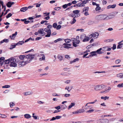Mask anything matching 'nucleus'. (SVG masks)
<instances>
[{"label": "nucleus", "instance_id": "nucleus-33", "mask_svg": "<svg viewBox=\"0 0 123 123\" xmlns=\"http://www.w3.org/2000/svg\"><path fill=\"white\" fill-rule=\"evenodd\" d=\"M24 43V42L23 41H19L18 43H16V45H22Z\"/></svg>", "mask_w": 123, "mask_h": 123}, {"label": "nucleus", "instance_id": "nucleus-8", "mask_svg": "<svg viewBox=\"0 0 123 123\" xmlns=\"http://www.w3.org/2000/svg\"><path fill=\"white\" fill-rule=\"evenodd\" d=\"M91 35L90 37H93L94 38H97L99 35V34L98 32H95L94 33L91 34L90 35Z\"/></svg>", "mask_w": 123, "mask_h": 123}, {"label": "nucleus", "instance_id": "nucleus-7", "mask_svg": "<svg viewBox=\"0 0 123 123\" xmlns=\"http://www.w3.org/2000/svg\"><path fill=\"white\" fill-rule=\"evenodd\" d=\"M36 54H29L27 55L26 57L29 58L30 59H31V61L32 60L35 59H36V56H37Z\"/></svg>", "mask_w": 123, "mask_h": 123}, {"label": "nucleus", "instance_id": "nucleus-14", "mask_svg": "<svg viewBox=\"0 0 123 123\" xmlns=\"http://www.w3.org/2000/svg\"><path fill=\"white\" fill-rule=\"evenodd\" d=\"M27 55L25 56L24 60H23L24 62H27V64L30 62L31 61V59L29 58L26 57Z\"/></svg>", "mask_w": 123, "mask_h": 123}, {"label": "nucleus", "instance_id": "nucleus-53", "mask_svg": "<svg viewBox=\"0 0 123 123\" xmlns=\"http://www.w3.org/2000/svg\"><path fill=\"white\" fill-rule=\"evenodd\" d=\"M12 14L11 13H10L9 14H8L6 16V18H8L11 16L12 15Z\"/></svg>", "mask_w": 123, "mask_h": 123}, {"label": "nucleus", "instance_id": "nucleus-20", "mask_svg": "<svg viewBox=\"0 0 123 123\" xmlns=\"http://www.w3.org/2000/svg\"><path fill=\"white\" fill-rule=\"evenodd\" d=\"M111 87H108L107 89H105V91L103 92L101 91L100 92L101 93H106L108 92L109 91L111 90Z\"/></svg>", "mask_w": 123, "mask_h": 123}, {"label": "nucleus", "instance_id": "nucleus-11", "mask_svg": "<svg viewBox=\"0 0 123 123\" xmlns=\"http://www.w3.org/2000/svg\"><path fill=\"white\" fill-rule=\"evenodd\" d=\"M91 35H89L88 37H87L86 36L84 38V39L82 40V41L83 42H85L88 41L91 38L90 37Z\"/></svg>", "mask_w": 123, "mask_h": 123}, {"label": "nucleus", "instance_id": "nucleus-60", "mask_svg": "<svg viewBox=\"0 0 123 123\" xmlns=\"http://www.w3.org/2000/svg\"><path fill=\"white\" fill-rule=\"evenodd\" d=\"M64 70L65 71H70V69L69 68H64Z\"/></svg>", "mask_w": 123, "mask_h": 123}, {"label": "nucleus", "instance_id": "nucleus-10", "mask_svg": "<svg viewBox=\"0 0 123 123\" xmlns=\"http://www.w3.org/2000/svg\"><path fill=\"white\" fill-rule=\"evenodd\" d=\"M27 64V62H24V61L20 62L18 63L19 66L20 67H23Z\"/></svg>", "mask_w": 123, "mask_h": 123}, {"label": "nucleus", "instance_id": "nucleus-17", "mask_svg": "<svg viewBox=\"0 0 123 123\" xmlns=\"http://www.w3.org/2000/svg\"><path fill=\"white\" fill-rule=\"evenodd\" d=\"M123 42V40H122L118 43V45L117 47V49H120L123 47V43H122Z\"/></svg>", "mask_w": 123, "mask_h": 123}, {"label": "nucleus", "instance_id": "nucleus-25", "mask_svg": "<svg viewBox=\"0 0 123 123\" xmlns=\"http://www.w3.org/2000/svg\"><path fill=\"white\" fill-rule=\"evenodd\" d=\"M23 94L24 95L27 96V95L32 94V92L31 91H29L24 92L23 93Z\"/></svg>", "mask_w": 123, "mask_h": 123}, {"label": "nucleus", "instance_id": "nucleus-59", "mask_svg": "<svg viewBox=\"0 0 123 123\" xmlns=\"http://www.w3.org/2000/svg\"><path fill=\"white\" fill-rule=\"evenodd\" d=\"M77 5H78V7H81L83 5H82V3H79L77 4Z\"/></svg>", "mask_w": 123, "mask_h": 123}, {"label": "nucleus", "instance_id": "nucleus-64", "mask_svg": "<svg viewBox=\"0 0 123 123\" xmlns=\"http://www.w3.org/2000/svg\"><path fill=\"white\" fill-rule=\"evenodd\" d=\"M70 82V80H67L66 81L64 82L66 84H69Z\"/></svg>", "mask_w": 123, "mask_h": 123}, {"label": "nucleus", "instance_id": "nucleus-43", "mask_svg": "<svg viewBox=\"0 0 123 123\" xmlns=\"http://www.w3.org/2000/svg\"><path fill=\"white\" fill-rule=\"evenodd\" d=\"M16 45H16V44L15 45H11V47H10V49H12L13 48H15L16 46Z\"/></svg>", "mask_w": 123, "mask_h": 123}, {"label": "nucleus", "instance_id": "nucleus-39", "mask_svg": "<svg viewBox=\"0 0 123 123\" xmlns=\"http://www.w3.org/2000/svg\"><path fill=\"white\" fill-rule=\"evenodd\" d=\"M86 36V35L85 34H83L81 35L80 37V39L83 40L84 39Z\"/></svg>", "mask_w": 123, "mask_h": 123}, {"label": "nucleus", "instance_id": "nucleus-3", "mask_svg": "<svg viewBox=\"0 0 123 123\" xmlns=\"http://www.w3.org/2000/svg\"><path fill=\"white\" fill-rule=\"evenodd\" d=\"M105 87V86L103 85H98L94 87V89L96 91H99L104 89Z\"/></svg>", "mask_w": 123, "mask_h": 123}, {"label": "nucleus", "instance_id": "nucleus-22", "mask_svg": "<svg viewBox=\"0 0 123 123\" xmlns=\"http://www.w3.org/2000/svg\"><path fill=\"white\" fill-rule=\"evenodd\" d=\"M80 11L79 10H76L73 11V12L75 15H77L76 16L77 17H79L80 16V15L79 14H78V15L79 16H78V13Z\"/></svg>", "mask_w": 123, "mask_h": 123}, {"label": "nucleus", "instance_id": "nucleus-54", "mask_svg": "<svg viewBox=\"0 0 123 123\" xmlns=\"http://www.w3.org/2000/svg\"><path fill=\"white\" fill-rule=\"evenodd\" d=\"M55 117L56 119H60L62 117V116H57Z\"/></svg>", "mask_w": 123, "mask_h": 123}, {"label": "nucleus", "instance_id": "nucleus-29", "mask_svg": "<svg viewBox=\"0 0 123 123\" xmlns=\"http://www.w3.org/2000/svg\"><path fill=\"white\" fill-rule=\"evenodd\" d=\"M11 58L9 59H8L6 60L4 62V63L5 64H7L9 65V64L10 63Z\"/></svg>", "mask_w": 123, "mask_h": 123}, {"label": "nucleus", "instance_id": "nucleus-18", "mask_svg": "<svg viewBox=\"0 0 123 123\" xmlns=\"http://www.w3.org/2000/svg\"><path fill=\"white\" fill-rule=\"evenodd\" d=\"M73 88V86H67L65 88V90H67L68 92H69Z\"/></svg>", "mask_w": 123, "mask_h": 123}, {"label": "nucleus", "instance_id": "nucleus-28", "mask_svg": "<svg viewBox=\"0 0 123 123\" xmlns=\"http://www.w3.org/2000/svg\"><path fill=\"white\" fill-rule=\"evenodd\" d=\"M28 9V8L26 7H25L21 8L20 9V11L22 12H25Z\"/></svg>", "mask_w": 123, "mask_h": 123}, {"label": "nucleus", "instance_id": "nucleus-61", "mask_svg": "<svg viewBox=\"0 0 123 123\" xmlns=\"http://www.w3.org/2000/svg\"><path fill=\"white\" fill-rule=\"evenodd\" d=\"M62 7L64 8H67L68 7L67 5L66 4H65L64 5H63L62 6Z\"/></svg>", "mask_w": 123, "mask_h": 123}, {"label": "nucleus", "instance_id": "nucleus-56", "mask_svg": "<svg viewBox=\"0 0 123 123\" xmlns=\"http://www.w3.org/2000/svg\"><path fill=\"white\" fill-rule=\"evenodd\" d=\"M94 111V110L92 109V110H89L87 111L86 112L87 113H91L92 112H93Z\"/></svg>", "mask_w": 123, "mask_h": 123}, {"label": "nucleus", "instance_id": "nucleus-34", "mask_svg": "<svg viewBox=\"0 0 123 123\" xmlns=\"http://www.w3.org/2000/svg\"><path fill=\"white\" fill-rule=\"evenodd\" d=\"M75 104L73 103H71L68 107V109H69L72 107L74 106Z\"/></svg>", "mask_w": 123, "mask_h": 123}, {"label": "nucleus", "instance_id": "nucleus-32", "mask_svg": "<svg viewBox=\"0 0 123 123\" xmlns=\"http://www.w3.org/2000/svg\"><path fill=\"white\" fill-rule=\"evenodd\" d=\"M9 41V40L8 39H4L3 40L1 41L0 42V44L1 43H3L4 42H5L6 43H7Z\"/></svg>", "mask_w": 123, "mask_h": 123}, {"label": "nucleus", "instance_id": "nucleus-16", "mask_svg": "<svg viewBox=\"0 0 123 123\" xmlns=\"http://www.w3.org/2000/svg\"><path fill=\"white\" fill-rule=\"evenodd\" d=\"M102 51H106L110 50L112 48H109L108 47H105L102 48Z\"/></svg>", "mask_w": 123, "mask_h": 123}, {"label": "nucleus", "instance_id": "nucleus-21", "mask_svg": "<svg viewBox=\"0 0 123 123\" xmlns=\"http://www.w3.org/2000/svg\"><path fill=\"white\" fill-rule=\"evenodd\" d=\"M116 6V5L115 4L112 5H109L107 7V8L108 9H109L111 8H114Z\"/></svg>", "mask_w": 123, "mask_h": 123}, {"label": "nucleus", "instance_id": "nucleus-9", "mask_svg": "<svg viewBox=\"0 0 123 123\" xmlns=\"http://www.w3.org/2000/svg\"><path fill=\"white\" fill-rule=\"evenodd\" d=\"M44 30L43 28L40 29L38 31V32L39 34H40L42 36H44L46 33L44 31Z\"/></svg>", "mask_w": 123, "mask_h": 123}, {"label": "nucleus", "instance_id": "nucleus-45", "mask_svg": "<svg viewBox=\"0 0 123 123\" xmlns=\"http://www.w3.org/2000/svg\"><path fill=\"white\" fill-rule=\"evenodd\" d=\"M69 16L70 17H74V16L75 17H77V16L75 15L74 14H73V13L69 15Z\"/></svg>", "mask_w": 123, "mask_h": 123}, {"label": "nucleus", "instance_id": "nucleus-15", "mask_svg": "<svg viewBox=\"0 0 123 123\" xmlns=\"http://www.w3.org/2000/svg\"><path fill=\"white\" fill-rule=\"evenodd\" d=\"M117 77L118 78L122 79H123V73H121L117 74Z\"/></svg>", "mask_w": 123, "mask_h": 123}, {"label": "nucleus", "instance_id": "nucleus-37", "mask_svg": "<svg viewBox=\"0 0 123 123\" xmlns=\"http://www.w3.org/2000/svg\"><path fill=\"white\" fill-rule=\"evenodd\" d=\"M89 9V7H86L84 8L83 10V12H87Z\"/></svg>", "mask_w": 123, "mask_h": 123}, {"label": "nucleus", "instance_id": "nucleus-41", "mask_svg": "<svg viewBox=\"0 0 123 123\" xmlns=\"http://www.w3.org/2000/svg\"><path fill=\"white\" fill-rule=\"evenodd\" d=\"M99 4L98 5V6H96V7L95 8V10L96 11H98L99 10H100V9L101 8L99 6Z\"/></svg>", "mask_w": 123, "mask_h": 123}, {"label": "nucleus", "instance_id": "nucleus-63", "mask_svg": "<svg viewBox=\"0 0 123 123\" xmlns=\"http://www.w3.org/2000/svg\"><path fill=\"white\" fill-rule=\"evenodd\" d=\"M65 57L67 59H70V57H69V55H65Z\"/></svg>", "mask_w": 123, "mask_h": 123}, {"label": "nucleus", "instance_id": "nucleus-1", "mask_svg": "<svg viewBox=\"0 0 123 123\" xmlns=\"http://www.w3.org/2000/svg\"><path fill=\"white\" fill-rule=\"evenodd\" d=\"M10 62L9 64V66L11 67H15L17 66V64L16 62H17L16 61V59L12 57L10 59Z\"/></svg>", "mask_w": 123, "mask_h": 123}, {"label": "nucleus", "instance_id": "nucleus-5", "mask_svg": "<svg viewBox=\"0 0 123 123\" xmlns=\"http://www.w3.org/2000/svg\"><path fill=\"white\" fill-rule=\"evenodd\" d=\"M37 56L40 57H40L39 58V60L40 61L44 60L45 59V56L43 54L36 53Z\"/></svg>", "mask_w": 123, "mask_h": 123}, {"label": "nucleus", "instance_id": "nucleus-58", "mask_svg": "<svg viewBox=\"0 0 123 123\" xmlns=\"http://www.w3.org/2000/svg\"><path fill=\"white\" fill-rule=\"evenodd\" d=\"M70 96V94H66L64 95L65 97H68Z\"/></svg>", "mask_w": 123, "mask_h": 123}, {"label": "nucleus", "instance_id": "nucleus-38", "mask_svg": "<svg viewBox=\"0 0 123 123\" xmlns=\"http://www.w3.org/2000/svg\"><path fill=\"white\" fill-rule=\"evenodd\" d=\"M109 97L107 96L101 97V98L102 99H103L104 100H106L107 99H109Z\"/></svg>", "mask_w": 123, "mask_h": 123}, {"label": "nucleus", "instance_id": "nucleus-26", "mask_svg": "<svg viewBox=\"0 0 123 123\" xmlns=\"http://www.w3.org/2000/svg\"><path fill=\"white\" fill-rule=\"evenodd\" d=\"M47 33V34L45 36V37H49L51 35V30H49Z\"/></svg>", "mask_w": 123, "mask_h": 123}, {"label": "nucleus", "instance_id": "nucleus-4", "mask_svg": "<svg viewBox=\"0 0 123 123\" xmlns=\"http://www.w3.org/2000/svg\"><path fill=\"white\" fill-rule=\"evenodd\" d=\"M72 40L73 41L72 43L73 46L75 47H76L78 46L77 44H79L80 42V41L76 39L73 38L72 39Z\"/></svg>", "mask_w": 123, "mask_h": 123}, {"label": "nucleus", "instance_id": "nucleus-47", "mask_svg": "<svg viewBox=\"0 0 123 123\" xmlns=\"http://www.w3.org/2000/svg\"><path fill=\"white\" fill-rule=\"evenodd\" d=\"M57 25V24L56 23H55L53 24V27L54 28H56Z\"/></svg>", "mask_w": 123, "mask_h": 123}, {"label": "nucleus", "instance_id": "nucleus-35", "mask_svg": "<svg viewBox=\"0 0 123 123\" xmlns=\"http://www.w3.org/2000/svg\"><path fill=\"white\" fill-rule=\"evenodd\" d=\"M3 66L4 68L5 69H7L9 68V65L7 64L4 63Z\"/></svg>", "mask_w": 123, "mask_h": 123}, {"label": "nucleus", "instance_id": "nucleus-49", "mask_svg": "<svg viewBox=\"0 0 123 123\" xmlns=\"http://www.w3.org/2000/svg\"><path fill=\"white\" fill-rule=\"evenodd\" d=\"M93 23L94 22L93 21H90L88 22V24L89 25H91L93 24Z\"/></svg>", "mask_w": 123, "mask_h": 123}, {"label": "nucleus", "instance_id": "nucleus-46", "mask_svg": "<svg viewBox=\"0 0 123 123\" xmlns=\"http://www.w3.org/2000/svg\"><path fill=\"white\" fill-rule=\"evenodd\" d=\"M10 107H12L13 106H14L15 104H14L13 102H10Z\"/></svg>", "mask_w": 123, "mask_h": 123}, {"label": "nucleus", "instance_id": "nucleus-50", "mask_svg": "<svg viewBox=\"0 0 123 123\" xmlns=\"http://www.w3.org/2000/svg\"><path fill=\"white\" fill-rule=\"evenodd\" d=\"M0 117L2 118H6V116L5 115L0 114Z\"/></svg>", "mask_w": 123, "mask_h": 123}, {"label": "nucleus", "instance_id": "nucleus-12", "mask_svg": "<svg viewBox=\"0 0 123 123\" xmlns=\"http://www.w3.org/2000/svg\"><path fill=\"white\" fill-rule=\"evenodd\" d=\"M115 17V15L114 14H112L108 16H107L106 15V20L112 19L114 18Z\"/></svg>", "mask_w": 123, "mask_h": 123}, {"label": "nucleus", "instance_id": "nucleus-44", "mask_svg": "<svg viewBox=\"0 0 123 123\" xmlns=\"http://www.w3.org/2000/svg\"><path fill=\"white\" fill-rule=\"evenodd\" d=\"M65 41L66 43H69L70 42L71 40L69 39H66L65 40Z\"/></svg>", "mask_w": 123, "mask_h": 123}, {"label": "nucleus", "instance_id": "nucleus-30", "mask_svg": "<svg viewBox=\"0 0 123 123\" xmlns=\"http://www.w3.org/2000/svg\"><path fill=\"white\" fill-rule=\"evenodd\" d=\"M40 24L39 23L36 24L32 26V28H34L39 27L40 26Z\"/></svg>", "mask_w": 123, "mask_h": 123}, {"label": "nucleus", "instance_id": "nucleus-6", "mask_svg": "<svg viewBox=\"0 0 123 123\" xmlns=\"http://www.w3.org/2000/svg\"><path fill=\"white\" fill-rule=\"evenodd\" d=\"M109 120L107 119H101L97 121V123H108Z\"/></svg>", "mask_w": 123, "mask_h": 123}, {"label": "nucleus", "instance_id": "nucleus-27", "mask_svg": "<svg viewBox=\"0 0 123 123\" xmlns=\"http://www.w3.org/2000/svg\"><path fill=\"white\" fill-rule=\"evenodd\" d=\"M24 116L25 117L26 119L30 118L31 117V116L29 114H25L24 115Z\"/></svg>", "mask_w": 123, "mask_h": 123}, {"label": "nucleus", "instance_id": "nucleus-57", "mask_svg": "<svg viewBox=\"0 0 123 123\" xmlns=\"http://www.w3.org/2000/svg\"><path fill=\"white\" fill-rule=\"evenodd\" d=\"M35 114L34 113H33L32 114V117L34 118V119H37V116H34V115H35Z\"/></svg>", "mask_w": 123, "mask_h": 123}, {"label": "nucleus", "instance_id": "nucleus-31", "mask_svg": "<svg viewBox=\"0 0 123 123\" xmlns=\"http://www.w3.org/2000/svg\"><path fill=\"white\" fill-rule=\"evenodd\" d=\"M25 56L24 55H20L19 56V58L21 60H24Z\"/></svg>", "mask_w": 123, "mask_h": 123}, {"label": "nucleus", "instance_id": "nucleus-13", "mask_svg": "<svg viewBox=\"0 0 123 123\" xmlns=\"http://www.w3.org/2000/svg\"><path fill=\"white\" fill-rule=\"evenodd\" d=\"M90 55H89L88 57H86V58H89V57H92L93 56H95L97 55V54H96L95 51H92L90 53Z\"/></svg>", "mask_w": 123, "mask_h": 123}, {"label": "nucleus", "instance_id": "nucleus-2", "mask_svg": "<svg viewBox=\"0 0 123 123\" xmlns=\"http://www.w3.org/2000/svg\"><path fill=\"white\" fill-rule=\"evenodd\" d=\"M106 15H100L96 16L95 17V19L99 21L106 20Z\"/></svg>", "mask_w": 123, "mask_h": 123}, {"label": "nucleus", "instance_id": "nucleus-52", "mask_svg": "<svg viewBox=\"0 0 123 123\" xmlns=\"http://www.w3.org/2000/svg\"><path fill=\"white\" fill-rule=\"evenodd\" d=\"M77 31H80L81 32H83L84 31V30L82 29H78L76 30Z\"/></svg>", "mask_w": 123, "mask_h": 123}, {"label": "nucleus", "instance_id": "nucleus-19", "mask_svg": "<svg viewBox=\"0 0 123 123\" xmlns=\"http://www.w3.org/2000/svg\"><path fill=\"white\" fill-rule=\"evenodd\" d=\"M101 50H102V48H100L98 49L96 51H95V52H96V53L97 54H101L103 53V52L101 51Z\"/></svg>", "mask_w": 123, "mask_h": 123}, {"label": "nucleus", "instance_id": "nucleus-51", "mask_svg": "<svg viewBox=\"0 0 123 123\" xmlns=\"http://www.w3.org/2000/svg\"><path fill=\"white\" fill-rule=\"evenodd\" d=\"M10 87V86L9 85H6L5 86H3L2 87L3 88H8Z\"/></svg>", "mask_w": 123, "mask_h": 123}, {"label": "nucleus", "instance_id": "nucleus-24", "mask_svg": "<svg viewBox=\"0 0 123 123\" xmlns=\"http://www.w3.org/2000/svg\"><path fill=\"white\" fill-rule=\"evenodd\" d=\"M14 4V2H9L7 3L6 4V5L8 7H11L12 5Z\"/></svg>", "mask_w": 123, "mask_h": 123}, {"label": "nucleus", "instance_id": "nucleus-36", "mask_svg": "<svg viewBox=\"0 0 123 123\" xmlns=\"http://www.w3.org/2000/svg\"><path fill=\"white\" fill-rule=\"evenodd\" d=\"M57 58L60 61H61L63 59V57L61 55H58L57 56Z\"/></svg>", "mask_w": 123, "mask_h": 123}, {"label": "nucleus", "instance_id": "nucleus-23", "mask_svg": "<svg viewBox=\"0 0 123 123\" xmlns=\"http://www.w3.org/2000/svg\"><path fill=\"white\" fill-rule=\"evenodd\" d=\"M17 34V32L16 31L15 32L14 34H12V36H10V37L11 39H14V38L16 37V36Z\"/></svg>", "mask_w": 123, "mask_h": 123}, {"label": "nucleus", "instance_id": "nucleus-48", "mask_svg": "<svg viewBox=\"0 0 123 123\" xmlns=\"http://www.w3.org/2000/svg\"><path fill=\"white\" fill-rule=\"evenodd\" d=\"M121 62V60L119 59L117 60H116L115 62V63L117 64H118V63H120Z\"/></svg>", "mask_w": 123, "mask_h": 123}, {"label": "nucleus", "instance_id": "nucleus-62", "mask_svg": "<svg viewBox=\"0 0 123 123\" xmlns=\"http://www.w3.org/2000/svg\"><path fill=\"white\" fill-rule=\"evenodd\" d=\"M42 38V37H37L36 38L35 40H38L40 39H41Z\"/></svg>", "mask_w": 123, "mask_h": 123}, {"label": "nucleus", "instance_id": "nucleus-40", "mask_svg": "<svg viewBox=\"0 0 123 123\" xmlns=\"http://www.w3.org/2000/svg\"><path fill=\"white\" fill-rule=\"evenodd\" d=\"M73 21L72 22H70V23L71 24H74V23H75V22H76V20L74 18L73 19Z\"/></svg>", "mask_w": 123, "mask_h": 123}, {"label": "nucleus", "instance_id": "nucleus-42", "mask_svg": "<svg viewBox=\"0 0 123 123\" xmlns=\"http://www.w3.org/2000/svg\"><path fill=\"white\" fill-rule=\"evenodd\" d=\"M117 87L119 88L123 87V83L118 84L117 86Z\"/></svg>", "mask_w": 123, "mask_h": 123}, {"label": "nucleus", "instance_id": "nucleus-55", "mask_svg": "<svg viewBox=\"0 0 123 123\" xmlns=\"http://www.w3.org/2000/svg\"><path fill=\"white\" fill-rule=\"evenodd\" d=\"M61 25H57L56 28V29L57 30H59L61 28Z\"/></svg>", "mask_w": 123, "mask_h": 123}]
</instances>
